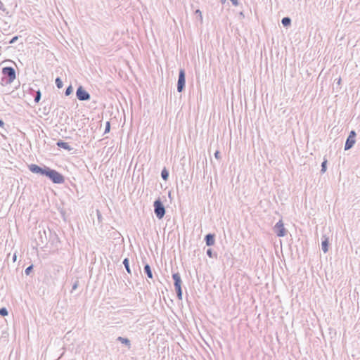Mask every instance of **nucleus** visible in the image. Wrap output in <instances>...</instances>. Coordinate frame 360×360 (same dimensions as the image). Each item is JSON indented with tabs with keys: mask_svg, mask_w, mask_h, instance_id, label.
<instances>
[{
	"mask_svg": "<svg viewBox=\"0 0 360 360\" xmlns=\"http://www.w3.org/2000/svg\"><path fill=\"white\" fill-rule=\"evenodd\" d=\"M172 278L174 280V285L177 297L179 300H182V295H183L182 289H181L182 281H181V276H180L179 273L173 274Z\"/></svg>",
	"mask_w": 360,
	"mask_h": 360,
	"instance_id": "obj_4",
	"label": "nucleus"
},
{
	"mask_svg": "<svg viewBox=\"0 0 360 360\" xmlns=\"http://www.w3.org/2000/svg\"><path fill=\"white\" fill-rule=\"evenodd\" d=\"M327 169V160H324L323 161V162L321 163V173H324L326 172Z\"/></svg>",
	"mask_w": 360,
	"mask_h": 360,
	"instance_id": "obj_22",
	"label": "nucleus"
},
{
	"mask_svg": "<svg viewBox=\"0 0 360 360\" xmlns=\"http://www.w3.org/2000/svg\"><path fill=\"white\" fill-rule=\"evenodd\" d=\"M214 157L217 160H219L221 158V156H220V153L219 150H217L215 153H214Z\"/></svg>",
	"mask_w": 360,
	"mask_h": 360,
	"instance_id": "obj_30",
	"label": "nucleus"
},
{
	"mask_svg": "<svg viewBox=\"0 0 360 360\" xmlns=\"http://www.w3.org/2000/svg\"><path fill=\"white\" fill-rule=\"evenodd\" d=\"M17 259V255L15 253L13 255V262H15Z\"/></svg>",
	"mask_w": 360,
	"mask_h": 360,
	"instance_id": "obj_33",
	"label": "nucleus"
},
{
	"mask_svg": "<svg viewBox=\"0 0 360 360\" xmlns=\"http://www.w3.org/2000/svg\"><path fill=\"white\" fill-rule=\"evenodd\" d=\"M328 245H329L328 238L324 236V239L321 242V249L323 251V252L326 253L328 251Z\"/></svg>",
	"mask_w": 360,
	"mask_h": 360,
	"instance_id": "obj_12",
	"label": "nucleus"
},
{
	"mask_svg": "<svg viewBox=\"0 0 360 360\" xmlns=\"http://www.w3.org/2000/svg\"><path fill=\"white\" fill-rule=\"evenodd\" d=\"M38 235H39V242L36 238L37 245H41L44 244V243H46L47 242V238H46V231L45 230H42V231L40 230V231H38Z\"/></svg>",
	"mask_w": 360,
	"mask_h": 360,
	"instance_id": "obj_9",
	"label": "nucleus"
},
{
	"mask_svg": "<svg viewBox=\"0 0 360 360\" xmlns=\"http://www.w3.org/2000/svg\"><path fill=\"white\" fill-rule=\"evenodd\" d=\"M230 1L232 2L233 5L236 6H238L239 4L238 0H230Z\"/></svg>",
	"mask_w": 360,
	"mask_h": 360,
	"instance_id": "obj_32",
	"label": "nucleus"
},
{
	"mask_svg": "<svg viewBox=\"0 0 360 360\" xmlns=\"http://www.w3.org/2000/svg\"><path fill=\"white\" fill-rule=\"evenodd\" d=\"M4 126V122L2 120L0 119V127H3Z\"/></svg>",
	"mask_w": 360,
	"mask_h": 360,
	"instance_id": "obj_34",
	"label": "nucleus"
},
{
	"mask_svg": "<svg viewBox=\"0 0 360 360\" xmlns=\"http://www.w3.org/2000/svg\"><path fill=\"white\" fill-rule=\"evenodd\" d=\"M161 177L165 181H167L169 178V172L165 167L161 172Z\"/></svg>",
	"mask_w": 360,
	"mask_h": 360,
	"instance_id": "obj_18",
	"label": "nucleus"
},
{
	"mask_svg": "<svg viewBox=\"0 0 360 360\" xmlns=\"http://www.w3.org/2000/svg\"><path fill=\"white\" fill-rule=\"evenodd\" d=\"M123 264L126 269V271L129 274H131V269H130V266H129V260L128 258H125L124 260H123Z\"/></svg>",
	"mask_w": 360,
	"mask_h": 360,
	"instance_id": "obj_17",
	"label": "nucleus"
},
{
	"mask_svg": "<svg viewBox=\"0 0 360 360\" xmlns=\"http://www.w3.org/2000/svg\"><path fill=\"white\" fill-rule=\"evenodd\" d=\"M205 241L206 243V245L207 246H212L215 243V235L213 233H208L205 237Z\"/></svg>",
	"mask_w": 360,
	"mask_h": 360,
	"instance_id": "obj_10",
	"label": "nucleus"
},
{
	"mask_svg": "<svg viewBox=\"0 0 360 360\" xmlns=\"http://www.w3.org/2000/svg\"><path fill=\"white\" fill-rule=\"evenodd\" d=\"M46 177H48L53 184H61L65 182L64 176L58 171L49 168Z\"/></svg>",
	"mask_w": 360,
	"mask_h": 360,
	"instance_id": "obj_2",
	"label": "nucleus"
},
{
	"mask_svg": "<svg viewBox=\"0 0 360 360\" xmlns=\"http://www.w3.org/2000/svg\"><path fill=\"white\" fill-rule=\"evenodd\" d=\"M33 269V265H30L29 266H27L25 270V273L26 275H30V272L32 271Z\"/></svg>",
	"mask_w": 360,
	"mask_h": 360,
	"instance_id": "obj_26",
	"label": "nucleus"
},
{
	"mask_svg": "<svg viewBox=\"0 0 360 360\" xmlns=\"http://www.w3.org/2000/svg\"><path fill=\"white\" fill-rule=\"evenodd\" d=\"M73 91V88L71 85L68 86L66 89H65V96H70Z\"/></svg>",
	"mask_w": 360,
	"mask_h": 360,
	"instance_id": "obj_23",
	"label": "nucleus"
},
{
	"mask_svg": "<svg viewBox=\"0 0 360 360\" xmlns=\"http://www.w3.org/2000/svg\"><path fill=\"white\" fill-rule=\"evenodd\" d=\"M110 122H106L104 134L108 133L110 131Z\"/></svg>",
	"mask_w": 360,
	"mask_h": 360,
	"instance_id": "obj_27",
	"label": "nucleus"
},
{
	"mask_svg": "<svg viewBox=\"0 0 360 360\" xmlns=\"http://www.w3.org/2000/svg\"><path fill=\"white\" fill-rule=\"evenodd\" d=\"M3 77L1 84L7 85L11 84L16 78L15 70L12 67H4L2 69Z\"/></svg>",
	"mask_w": 360,
	"mask_h": 360,
	"instance_id": "obj_1",
	"label": "nucleus"
},
{
	"mask_svg": "<svg viewBox=\"0 0 360 360\" xmlns=\"http://www.w3.org/2000/svg\"><path fill=\"white\" fill-rule=\"evenodd\" d=\"M356 136V134L354 130H352L349 132V134L348 137L347 138V140H346V142L345 144V150H349L350 148H352L354 146V145L356 142V139H355Z\"/></svg>",
	"mask_w": 360,
	"mask_h": 360,
	"instance_id": "obj_7",
	"label": "nucleus"
},
{
	"mask_svg": "<svg viewBox=\"0 0 360 360\" xmlns=\"http://www.w3.org/2000/svg\"><path fill=\"white\" fill-rule=\"evenodd\" d=\"M195 13L199 15L200 20H202V16L201 11L199 9H198V10L195 11Z\"/></svg>",
	"mask_w": 360,
	"mask_h": 360,
	"instance_id": "obj_31",
	"label": "nucleus"
},
{
	"mask_svg": "<svg viewBox=\"0 0 360 360\" xmlns=\"http://www.w3.org/2000/svg\"><path fill=\"white\" fill-rule=\"evenodd\" d=\"M153 207L156 217L158 219H162L165 214V207L160 198L154 201Z\"/></svg>",
	"mask_w": 360,
	"mask_h": 360,
	"instance_id": "obj_3",
	"label": "nucleus"
},
{
	"mask_svg": "<svg viewBox=\"0 0 360 360\" xmlns=\"http://www.w3.org/2000/svg\"><path fill=\"white\" fill-rule=\"evenodd\" d=\"M8 314V311L7 310V309L6 307H1L0 309V315L1 316H7Z\"/></svg>",
	"mask_w": 360,
	"mask_h": 360,
	"instance_id": "obj_24",
	"label": "nucleus"
},
{
	"mask_svg": "<svg viewBox=\"0 0 360 360\" xmlns=\"http://www.w3.org/2000/svg\"><path fill=\"white\" fill-rule=\"evenodd\" d=\"M274 232L278 237H283L286 235V229L284 228L282 220H279L274 227Z\"/></svg>",
	"mask_w": 360,
	"mask_h": 360,
	"instance_id": "obj_8",
	"label": "nucleus"
},
{
	"mask_svg": "<svg viewBox=\"0 0 360 360\" xmlns=\"http://www.w3.org/2000/svg\"><path fill=\"white\" fill-rule=\"evenodd\" d=\"M76 96L78 100L82 101H89L91 98L89 93L87 92L82 86H79L77 89Z\"/></svg>",
	"mask_w": 360,
	"mask_h": 360,
	"instance_id": "obj_6",
	"label": "nucleus"
},
{
	"mask_svg": "<svg viewBox=\"0 0 360 360\" xmlns=\"http://www.w3.org/2000/svg\"><path fill=\"white\" fill-rule=\"evenodd\" d=\"M28 167L30 171L34 174H38L41 168V167L35 164H31L28 166Z\"/></svg>",
	"mask_w": 360,
	"mask_h": 360,
	"instance_id": "obj_15",
	"label": "nucleus"
},
{
	"mask_svg": "<svg viewBox=\"0 0 360 360\" xmlns=\"http://www.w3.org/2000/svg\"><path fill=\"white\" fill-rule=\"evenodd\" d=\"M281 23L284 27H288L291 25V19L289 17H284L281 20Z\"/></svg>",
	"mask_w": 360,
	"mask_h": 360,
	"instance_id": "obj_16",
	"label": "nucleus"
},
{
	"mask_svg": "<svg viewBox=\"0 0 360 360\" xmlns=\"http://www.w3.org/2000/svg\"><path fill=\"white\" fill-rule=\"evenodd\" d=\"M55 83H56V86H57L58 89H60V88H62V87H63V82H62V80L60 79V77H57V78L56 79Z\"/></svg>",
	"mask_w": 360,
	"mask_h": 360,
	"instance_id": "obj_21",
	"label": "nucleus"
},
{
	"mask_svg": "<svg viewBox=\"0 0 360 360\" xmlns=\"http://www.w3.org/2000/svg\"><path fill=\"white\" fill-rule=\"evenodd\" d=\"M186 84V72L184 69H180L179 72V78L177 82V91L182 92Z\"/></svg>",
	"mask_w": 360,
	"mask_h": 360,
	"instance_id": "obj_5",
	"label": "nucleus"
},
{
	"mask_svg": "<svg viewBox=\"0 0 360 360\" xmlns=\"http://www.w3.org/2000/svg\"><path fill=\"white\" fill-rule=\"evenodd\" d=\"M20 37L19 36H15L13 37L9 41L10 44H13L15 42H16Z\"/></svg>",
	"mask_w": 360,
	"mask_h": 360,
	"instance_id": "obj_28",
	"label": "nucleus"
},
{
	"mask_svg": "<svg viewBox=\"0 0 360 360\" xmlns=\"http://www.w3.org/2000/svg\"><path fill=\"white\" fill-rule=\"evenodd\" d=\"M78 285H79V281H75V283L72 285V291L75 290L77 288Z\"/></svg>",
	"mask_w": 360,
	"mask_h": 360,
	"instance_id": "obj_29",
	"label": "nucleus"
},
{
	"mask_svg": "<svg viewBox=\"0 0 360 360\" xmlns=\"http://www.w3.org/2000/svg\"><path fill=\"white\" fill-rule=\"evenodd\" d=\"M49 168L50 167H49L44 166L43 167L41 168V169L39 170L38 174L46 176L48 171L49 170Z\"/></svg>",
	"mask_w": 360,
	"mask_h": 360,
	"instance_id": "obj_19",
	"label": "nucleus"
},
{
	"mask_svg": "<svg viewBox=\"0 0 360 360\" xmlns=\"http://www.w3.org/2000/svg\"><path fill=\"white\" fill-rule=\"evenodd\" d=\"M206 253L210 258H215L217 256V253L213 252L212 250L210 248L207 250Z\"/></svg>",
	"mask_w": 360,
	"mask_h": 360,
	"instance_id": "obj_20",
	"label": "nucleus"
},
{
	"mask_svg": "<svg viewBox=\"0 0 360 360\" xmlns=\"http://www.w3.org/2000/svg\"><path fill=\"white\" fill-rule=\"evenodd\" d=\"M41 94L40 91H37L36 95L34 96V99L35 103L39 102V101L41 99Z\"/></svg>",
	"mask_w": 360,
	"mask_h": 360,
	"instance_id": "obj_25",
	"label": "nucleus"
},
{
	"mask_svg": "<svg viewBox=\"0 0 360 360\" xmlns=\"http://www.w3.org/2000/svg\"><path fill=\"white\" fill-rule=\"evenodd\" d=\"M56 145L59 147V148H63L68 151H70L71 150H72V148L70 146V145L67 143V142H65L63 141H61V140H59L57 143H56Z\"/></svg>",
	"mask_w": 360,
	"mask_h": 360,
	"instance_id": "obj_11",
	"label": "nucleus"
},
{
	"mask_svg": "<svg viewBox=\"0 0 360 360\" xmlns=\"http://www.w3.org/2000/svg\"><path fill=\"white\" fill-rule=\"evenodd\" d=\"M117 340L120 342L122 344H124L126 346H127V347L129 349H130V347H131V341L128 338L120 336V337H118L117 338Z\"/></svg>",
	"mask_w": 360,
	"mask_h": 360,
	"instance_id": "obj_13",
	"label": "nucleus"
},
{
	"mask_svg": "<svg viewBox=\"0 0 360 360\" xmlns=\"http://www.w3.org/2000/svg\"><path fill=\"white\" fill-rule=\"evenodd\" d=\"M143 270H144L145 274L147 275V276L149 278H153L152 270H151L150 266L148 264H146L144 265Z\"/></svg>",
	"mask_w": 360,
	"mask_h": 360,
	"instance_id": "obj_14",
	"label": "nucleus"
}]
</instances>
